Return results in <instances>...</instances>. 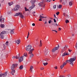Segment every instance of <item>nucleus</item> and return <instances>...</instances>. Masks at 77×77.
<instances>
[{"mask_svg":"<svg viewBox=\"0 0 77 77\" xmlns=\"http://www.w3.org/2000/svg\"><path fill=\"white\" fill-rule=\"evenodd\" d=\"M33 50H34V49H31L29 51V54H31V55H30V57L31 58H32V57H33V56H34L33 54H32V52H33Z\"/></svg>","mask_w":77,"mask_h":77,"instance_id":"4","label":"nucleus"},{"mask_svg":"<svg viewBox=\"0 0 77 77\" xmlns=\"http://www.w3.org/2000/svg\"><path fill=\"white\" fill-rule=\"evenodd\" d=\"M42 43H40L39 47H42Z\"/></svg>","mask_w":77,"mask_h":77,"instance_id":"35","label":"nucleus"},{"mask_svg":"<svg viewBox=\"0 0 77 77\" xmlns=\"http://www.w3.org/2000/svg\"><path fill=\"white\" fill-rule=\"evenodd\" d=\"M52 31H54V32H56V33H57V31L55 30H52Z\"/></svg>","mask_w":77,"mask_h":77,"instance_id":"52","label":"nucleus"},{"mask_svg":"<svg viewBox=\"0 0 77 77\" xmlns=\"http://www.w3.org/2000/svg\"><path fill=\"white\" fill-rule=\"evenodd\" d=\"M69 54L67 53L66 51H65L64 53L63 54L62 56L63 57V56H67V55H69Z\"/></svg>","mask_w":77,"mask_h":77,"instance_id":"14","label":"nucleus"},{"mask_svg":"<svg viewBox=\"0 0 77 77\" xmlns=\"http://www.w3.org/2000/svg\"><path fill=\"white\" fill-rule=\"evenodd\" d=\"M67 76L69 77H71V76L70 74L67 75Z\"/></svg>","mask_w":77,"mask_h":77,"instance_id":"43","label":"nucleus"},{"mask_svg":"<svg viewBox=\"0 0 77 77\" xmlns=\"http://www.w3.org/2000/svg\"><path fill=\"white\" fill-rule=\"evenodd\" d=\"M48 59L46 58L45 60H43V62H45V61H46V62H48Z\"/></svg>","mask_w":77,"mask_h":77,"instance_id":"29","label":"nucleus"},{"mask_svg":"<svg viewBox=\"0 0 77 77\" xmlns=\"http://www.w3.org/2000/svg\"><path fill=\"white\" fill-rule=\"evenodd\" d=\"M69 5L70 6H71L72 5V2H69Z\"/></svg>","mask_w":77,"mask_h":77,"instance_id":"25","label":"nucleus"},{"mask_svg":"<svg viewBox=\"0 0 77 77\" xmlns=\"http://www.w3.org/2000/svg\"><path fill=\"white\" fill-rule=\"evenodd\" d=\"M62 77H65V76L63 75V76H62Z\"/></svg>","mask_w":77,"mask_h":77,"instance_id":"64","label":"nucleus"},{"mask_svg":"<svg viewBox=\"0 0 77 77\" xmlns=\"http://www.w3.org/2000/svg\"><path fill=\"white\" fill-rule=\"evenodd\" d=\"M58 30H59V31L61 30V29L60 28H58Z\"/></svg>","mask_w":77,"mask_h":77,"instance_id":"48","label":"nucleus"},{"mask_svg":"<svg viewBox=\"0 0 77 77\" xmlns=\"http://www.w3.org/2000/svg\"><path fill=\"white\" fill-rule=\"evenodd\" d=\"M31 48H32V46L31 45H28V46H26V51H29Z\"/></svg>","mask_w":77,"mask_h":77,"instance_id":"11","label":"nucleus"},{"mask_svg":"<svg viewBox=\"0 0 77 77\" xmlns=\"http://www.w3.org/2000/svg\"><path fill=\"white\" fill-rule=\"evenodd\" d=\"M30 2L32 4V6L29 8V9L30 10H32V9L34 8L35 7V4H34L35 3V0H32Z\"/></svg>","mask_w":77,"mask_h":77,"instance_id":"3","label":"nucleus"},{"mask_svg":"<svg viewBox=\"0 0 77 77\" xmlns=\"http://www.w3.org/2000/svg\"><path fill=\"white\" fill-rule=\"evenodd\" d=\"M29 11V9H26V11Z\"/></svg>","mask_w":77,"mask_h":77,"instance_id":"61","label":"nucleus"},{"mask_svg":"<svg viewBox=\"0 0 77 77\" xmlns=\"http://www.w3.org/2000/svg\"><path fill=\"white\" fill-rule=\"evenodd\" d=\"M20 16V17L22 18H24V16L22 15V13H16L15 15L14 16L15 17L16 16Z\"/></svg>","mask_w":77,"mask_h":77,"instance_id":"6","label":"nucleus"},{"mask_svg":"<svg viewBox=\"0 0 77 77\" xmlns=\"http://www.w3.org/2000/svg\"><path fill=\"white\" fill-rule=\"evenodd\" d=\"M48 52V51H47V49H45V55H47V53Z\"/></svg>","mask_w":77,"mask_h":77,"instance_id":"22","label":"nucleus"},{"mask_svg":"<svg viewBox=\"0 0 77 77\" xmlns=\"http://www.w3.org/2000/svg\"><path fill=\"white\" fill-rule=\"evenodd\" d=\"M65 22L66 23H69V20H66L65 21Z\"/></svg>","mask_w":77,"mask_h":77,"instance_id":"33","label":"nucleus"},{"mask_svg":"<svg viewBox=\"0 0 77 77\" xmlns=\"http://www.w3.org/2000/svg\"><path fill=\"white\" fill-rule=\"evenodd\" d=\"M56 20H57V21H58V18H57V17H56V18H55Z\"/></svg>","mask_w":77,"mask_h":77,"instance_id":"59","label":"nucleus"},{"mask_svg":"<svg viewBox=\"0 0 77 77\" xmlns=\"http://www.w3.org/2000/svg\"><path fill=\"white\" fill-rule=\"evenodd\" d=\"M8 4L9 6H11L12 5H13L14 4V3L12 2H11V3L9 2Z\"/></svg>","mask_w":77,"mask_h":77,"instance_id":"23","label":"nucleus"},{"mask_svg":"<svg viewBox=\"0 0 77 77\" xmlns=\"http://www.w3.org/2000/svg\"><path fill=\"white\" fill-rule=\"evenodd\" d=\"M24 56H25V57H27V53H25L22 56V57H24Z\"/></svg>","mask_w":77,"mask_h":77,"instance_id":"20","label":"nucleus"},{"mask_svg":"<svg viewBox=\"0 0 77 77\" xmlns=\"http://www.w3.org/2000/svg\"><path fill=\"white\" fill-rule=\"evenodd\" d=\"M41 70H43L44 69V68L43 67H42L40 68Z\"/></svg>","mask_w":77,"mask_h":77,"instance_id":"46","label":"nucleus"},{"mask_svg":"<svg viewBox=\"0 0 77 77\" xmlns=\"http://www.w3.org/2000/svg\"><path fill=\"white\" fill-rule=\"evenodd\" d=\"M14 29H10V30H11L10 33L11 34H14Z\"/></svg>","mask_w":77,"mask_h":77,"instance_id":"18","label":"nucleus"},{"mask_svg":"<svg viewBox=\"0 0 77 77\" xmlns=\"http://www.w3.org/2000/svg\"><path fill=\"white\" fill-rule=\"evenodd\" d=\"M9 13L10 14H12V12L11 11H9Z\"/></svg>","mask_w":77,"mask_h":77,"instance_id":"55","label":"nucleus"},{"mask_svg":"<svg viewBox=\"0 0 77 77\" xmlns=\"http://www.w3.org/2000/svg\"><path fill=\"white\" fill-rule=\"evenodd\" d=\"M8 32L7 31H3L0 34V38L1 39H3L4 38V36H5L4 35L6 34Z\"/></svg>","mask_w":77,"mask_h":77,"instance_id":"2","label":"nucleus"},{"mask_svg":"<svg viewBox=\"0 0 77 77\" xmlns=\"http://www.w3.org/2000/svg\"><path fill=\"white\" fill-rule=\"evenodd\" d=\"M54 23H56V19H54Z\"/></svg>","mask_w":77,"mask_h":77,"instance_id":"40","label":"nucleus"},{"mask_svg":"<svg viewBox=\"0 0 77 77\" xmlns=\"http://www.w3.org/2000/svg\"><path fill=\"white\" fill-rule=\"evenodd\" d=\"M62 2V0H60V3H61V2Z\"/></svg>","mask_w":77,"mask_h":77,"instance_id":"56","label":"nucleus"},{"mask_svg":"<svg viewBox=\"0 0 77 77\" xmlns=\"http://www.w3.org/2000/svg\"><path fill=\"white\" fill-rule=\"evenodd\" d=\"M23 68V65H21L19 67L20 69H22Z\"/></svg>","mask_w":77,"mask_h":77,"instance_id":"24","label":"nucleus"},{"mask_svg":"<svg viewBox=\"0 0 77 77\" xmlns=\"http://www.w3.org/2000/svg\"><path fill=\"white\" fill-rule=\"evenodd\" d=\"M54 18H56V15L55 14H54Z\"/></svg>","mask_w":77,"mask_h":77,"instance_id":"51","label":"nucleus"},{"mask_svg":"<svg viewBox=\"0 0 77 77\" xmlns=\"http://www.w3.org/2000/svg\"><path fill=\"white\" fill-rule=\"evenodd\" d=\"M43 65H44V66H46V65H48V63L46 62L45 63H43Z\"/></svg>","mask_w":77,"mask_h":77,"instance_id":"28","label":"nucleus"},{"mask_svg":"<svg viewBox=\"0 0 77 77\" xmlns=\"http://www.w3.org/2000/svg\"><path fill=\"white\" fill-rule=\"evenodd\" d=\"M8 44H9V42L8 41L6 42L5 44H4L3 45L4 46V48H6L7 46H8Z\"/></svg>","mask_w":77,"mask_h":77,"instance_id":"12","label":"nucleus"},{"mask_svg":"<svg viewBox=\"0 0 77 77\" xmlns=\"http://www.w3.org/2000/svg\"><path fill=\"white\" fill-rule=\"evenodd\" d=\"M0 26H1V27H2V28H4V27H5V25L1 24L0 25Z\"/></svg>","mask_w":77,"mask_h":77,"instance_id":"26","label":"nucleus"},{"mask_svg":"<svg viewBox=\"0 0 77 77\" xmlns=\"http://www.w3.org/2000/svg\"><path fill=\"white\" fill-rule=\"evenodd\" d=\"M24 57H23V56L22 57H18V59L19 58V62H21L23 60Z\"/></svg>","mask_w":77,"mask_h":77,"instance_id":"13","label":"nucleus"},{"mask_svg":"<svg viewBox=\"0 0 77 77\" xmlns=\"http://www.w3.org/2000/svg\"><path fill=\"white\" fill-rule=\"evenodd\" d=\"M20 57V56L19 55H18L17 56H14L12 57L13 59H18V57Z\"/></svg>","mask_w":77,"mask_h":77,"instance_id":"16","label":"nucleus"},{"mask_svg":"<svg viewBox=\"0 0 77 77\" xmlns=\"http://www.w3.org/2000/svg\"><path fill=\"white\" fill-rule=\"evenodd\" d=\"M40 18V19H39L38 20L39 21H42V18Z\"/></svg>","mask_w":77,"mask_h":77,"instance_id":"42","label":"nucleus"},{"mask_svg":"<svg viewBox=\"0 0 77 77\" xmlns=\"http://www.w3.org/2000/svg\"><path fill=\"white\" fill-rule=\"evenodd\" d=\"M53 8L54 9H55V8H56V5H54L53 6Z\"/></svg>","mask_w":77,"mask_h":77,"instance_id":"44","label":"nucleus"},{"mask_svg":"<svg viewBox=\"0 0 77 77\" xmlns=\"http://www.w3.org/2000/svg\"><path fill=\"white\" fill-rule=\"evenodd\" d=\"M33 69V67L32 66H31L30 67V70L31 71H32V69Z\"/></svg>","mask_w":77,"mask_h":77,"instance_id":"27","label":"nucleus"},{"mask_svg":"<svg viewBox=\"0 0 77 77\" xmlns=\"http://www.w3.org/2000/svg\"><path fill=\"white\" fill-rule=\"evenodd\" d=\"M32 25L33 26H35V23H33L32 24Z\"/></svg>","mask_w":77,"mask_h":77,"instance_id":"45","label":"nucleus"},{"mask_svg":"<svg viewBox=\"0 0 77 77\" xmlns=\"http://www.w3.org/2000/svg\"><path fill=\"white\" fill-rule=\"evenodd\" d=\"M1 22L2 21H4V20H5V18H1Z\"/></svg>","mask_w":77,"mask_h":77,"instance_id":"31","label":"nucleus"},{"mask_svg":"<svg viewBox=\"0 0 77 77\" xmlns=\"http://www.w3.org/2000/svg\"><path fill=\"white\" fill-rule=\"evenodd\" d=\"M57 8L58 9H61L62 8V5H59V6L57 5Z\"/></svg>","mask_w":77,"mask_h":77,"instance_id":"21","label":"nucleus"},{"mask_svg":"<svg viewBox=\"0 0 77 77\" xmlns=\"http://www.w3.org/2000/svg\"><path fill=\"white\" fill-rule=\"evenodd\" d=\"M19 8H20V5H16V7L12 9V11H16L18 10Z\"/></svg>","mask_w":77,"mask_h":77,"instance_id":"5","label":"nucleus"},{"mask_svg":"<svg viewBox=\"0 0 77 77\" xmlns=\"http://www.w3.org/2000/svg\"><path fill=\"white\" fill-rule=\"evenodd\" d=\"M58 47H55L54 48L52 49V51L53 53H54L56 51V50H57L59 48V44L58 45Z\"/></svg>","mask_w":77,"mask_h":77,"instance_id":"7","label":"nucleus"},{"mask_svg":"<svg viewBox=\"0 0 77 77\" xmlns=\"http://www.w3.org/2000/svg\"><path fill=\"white\" fill-rule=\"evenodd\" d=\"M2 16H1V17H0V18H2Z\"/></svg>","mask_w":77,"mask_h":77,"instance_id":"63","label":"nucleus"},{"mask_svg":"<svg viewBox=\"0 0 77 77\" xmlns=\"http://www.w3.org/2000/svg\"><path fill=\"white\" fill-rule=\"evenodd\" d=\"M66 63L65 62H64L63 63L62 65L64 66L65 65H66Z\"/></svg>","mask_w":77,"mask_h":77,"instance_id":"32","label":"nucleus"},{"mask_svg":"<svg viewBox=\"0 0 77 77\" xmlns=\"http://www.w3.org/2000/svg\"><path fill=\"white\" fill-rule=\"evenodd\" d=\"M59 12H58L56 13V14L57 15H58L59 14Z\"/></svg>","mask_w":77,"mask_h":77,"instance_id":"38","label":"nucleus"},{"mask_svg":"<svg viewBox=\"0 0 77 77\" xmlns=\"http://www.w3.org/2000/svg\"><path fill=\"white\" fill-rule=\"evenodd\" d=\"M25 10L26 11H27V8L25 7Z\"/></svg>","mask_w":77,"mask_h":77,"instance_id":"47","label":"nucleus"},{"mask_svg":"<svg viewBox=\"0 0 77 77\" xmlns=\"http://www.w3.org/2000/svg\"><path fill=\"white\" fill-rule=\"evenodd\" d=\"M38 5L39 6H41V7H43V8H45V3L43 2H41L40 3L38 4Z\"/></svg>","mask_w":77,"mask_h":77,"instance_id":"9","label":"nucleus"},{"mask_svg":"<svg viewBox=\"0 0 77 77\" xmlns=\"http://www.w3.org/2000/svg\"><path fill=\"white\" fill-rule=\"evenodd\" d=\"M52 25H53L54 26H55L56 23H52Z\"/></svg>","mask_w":77,"mask_h":77,"instance_id":"41","label":"nucleus"},{"mask_svg":"<svg viewBox=\"0 0 77 77\" xmlns=\"http://www.w3.org/2000/svg\"><path fill=\"white\" fill-rule=\"evenodd\" d=\"M15 42L17 44H19L20 43V41L19 40H17Z\"/></svg>","mask_w":77,"mask_h":77,"instance_id":"19","label":"nucleus"},{"mask_svg":"<svg viewBox=\"0 0 77 77\" xmlns=\"http://www.w3.org/2000/svg\"><path fill=\"white\" fill-rule=\"evenodd\" d=\"M29 32H28V35L29 36Z\"/></svg>","mask_w":77,"mask_h":77,"instance_id":"58","label":"nucleus"},{"mask_svg":"<svg viewBox=\"0 0 77 77\" xmlns=\"http://www.w3.org/2000/svg\"><path fill=\"white\" fill-rule=\"evenodd\" d=\"M65 13H63V15L64 16H65Z\"/></svg>","mask_w":77,"mask_h":77,"instance_id":"54","label":"nucleus"},{"mask_svg":"<svg viewBox=\"0 0 77 77\" xmlns=\"http://www.w3.org/2000/svg\"><path fill=\"white\" fill-rule=\"evenodd\" d=\"M11 70L12 72H11V74H12V75H14V73H15V70L14 69H11Z\"/></svg>","mask_w":77,"mask_h":77,"instance_id":"17","label":"nucleus"},{"mask_svg":"<svg viewBox=\"0 0 77 77\" xmlns=\"http://www.w3.org/2000/svg\"><path fill=\"white\" fill-rule=\"evenodd\" d=\"M67 48H68V46L66 45L65 47H64V48H63V50L61 52H62V53H63V52L65 50H66V49H66Z\"/></svg>","mask_w":77,"mask_h":77,"instance_id":"15","label":"nucleus"},{"mask_svg":"<svg viewBox=\"0 0 77 77\" xmlns=\"http://www.w3.org/2000/svg\"><path fill=\"white\" fill-rule=\"evenodd\" d=\"M76 57H75L73 58H70L69 59V62H70V65H71L72 66L74 65V63H73V62L75 61L76 60Z\"/></svg>","mask_w":77,"mask_h":77,"instance_id":"1","label":"nucleus"},{"mask_svg":"<svg viewBox=\"0 0 77 77\" xmlns=\"http://www.w3.org/2000/svg\"><path fill=\"white\" fill-rule=\"evenodd\" d=\"M45 1L47 2H50L51 1V0H45Z\"/></svg>","mask_w":77,"mask_h":77,"instance_id":"30","label":"nucleus"},{"mask_svg":"<svg viewBox=\"0 0 77 77\" xmlns=\"http://www.w3.org/2000/svg\"><path fill=\"white\" fill-rule=\"evenodd\" d=\"M51 20H50L48 21V23L49 24H50L51 23Z\"/></svg>","mask_w":77,"mask_h":77,"instance_id":"39","label":"nucleus"},{"mask_svg":"<svg viewBox=\"0 0 77 77\" xmlns=\"http://www.w3.org/2000/svg\"><path fill=\"white\" fill-rule=\"evenodd\" d=\"M47 23V22H45V24Z\"/></svg>","mask_w":77,"mask_h":77,"instance_id":"60","label":"nucleus"},{"mask_svg":"<svg viewBox=\"0 0 77 77\" xmlns=\"http://www.w3.org/2000/svg\"><path fill=\"white\" fill-rule=\"evenodd\" d=\"M55 25H56L57 26H59V25H57V24L55 23Z\"/></svg>","mask_w":77,"mask_h":77,"instance_id":"57","label":"nucleus"},{"mask_svg":"<svg viewBox=\"0 0 77 77\" xmlns=\"http://www.w3.org/2000/svg\"><path fill=\"white\" fill-rule=\"evenodd\" d=\"M18 66V64H13L11 66V69H15V68H17Z\"/></svg>","mask_w":77,"mask_h":77,"instance_id":"8","label":"nucleus"},{"mask_svg":"<svg viewBox=\"0 0 77 77\" xmlns=\"http://www.w3.org/2000/svg\"><path fill=\"white\" fill-rule=\"evenodd\" d=\"M54 68H55L56 69H57V66H56V67H54Z\"/></svg>","mask_w":77,"mask_h":77,"instance_id":"49","label":"nucleus"},{"mask_svg":"<svg viewBox=\"0 0 77 77\" xmlns=\"http://www.w3.org/2000/svg\"><path fill=\"white\" fill-rule=\"evenodd\" d=\"M68 51H69V52H71V51H72V50H70L69 49H68Z\"/></svg>","mask_w":77,"mask_h":77,"instance_id":"53","label":"nucleus"},{"mask_svg":"<svg viewBox=\"0 0 77 77\" xmlns=\"http://www.w3.org/2000/svg\"><path fill=\"white\" fill-rule=\"evenodd\" d=\"M44 18V17L42 16L41 15H40V18H42H42Z\"/></svg>","mask_w":77,"mask_h":77,"instance_id":"36","label":"nucleus"},{"mask_svg":"<svg viewBox=\"0 0 77 77\" xmlns=\"http://www.w3.org/2000/svg\"><path fill=\"white\" fill-rule=\"evenodd\" d=\"M8 72H6L5 73H4V74H0V77H2V76L3 77H6V75H7V74H8Z\"/></svg>","mask_w":77,"mask_h":77,"instance_id":"10","label":"nucleus"},{"mask_svg":"<svg viewBox=\"0 0 77 77\" xmlns=\"http://www.w3.org/2000/svg\"><path fill=\"white\" fill-rule=\"evenodd\" d=\"M63 67H64V66H63V65H62L60 66V68L61 69H62L63 68Z\"/></svg>","mask_w":77,"mask_h":77,"instance_id":"34","label":"nucleus"},{"mask_svg":"<svg viewBox=\"0 0 77 77\" xmlns=\"http://www.w3.org/2000/svg\"><path fill=\"white\" fill-rule=\"evenodd\" d=\"M69 60H66V63H68V62H69Z\"/></svg>","mask_w":77,"mask_h":77,"instance_id":"37","label":"nucleus"},{"mask_svg":"<svg viewBox=\"0 0 77 77\" xmlns=\"http://www.w3.org/2000/svg\"><path fill=\"white\" fill-rule=\"evenodd\" d=\"M67 71V70H65L63 71V72L65 73V72Z\"/></svg>","mask_w":77,"mask_h":77,"instance_id":"50","label":"nucleus"},{"mask_svg":"<svg viewBox=\"0 0 77 77\" xmlns=\"http://www.w3.org/2000/svg\"><path fill=\"white\" fill-rule=\"evenodd\" d=\"M72 36H74V34H72Z\"/></svg>","mask_w":77,"mask_h":77,"instance_id":"62","label":"nucleus"}]
</instances>
